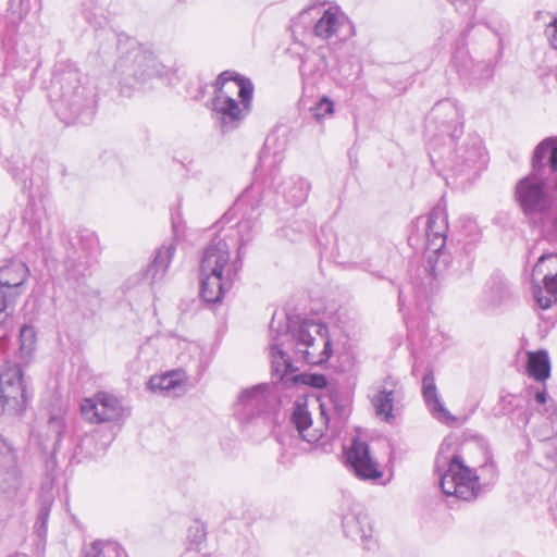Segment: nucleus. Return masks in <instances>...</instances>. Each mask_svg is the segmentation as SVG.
<instances>
[{"mask_svg": "<svg viewBox=\"0 0 557 557\" xmlns=\"http://www.w3.org/2000/svg\"><path fill=\"white\" fill-rule=\"evenodd\" d=\"M50 97L55 113L66 124L90 120L97 103L95 86L77 69L54 75Z\"/></svg>", "mask_w": 557, "mask_h": 557, "instance_id": "obj_1", "label": "nucleus"}, {"mask_svg": "<svg viewBox=\"0 0 557 557\" xmlns=\"http://www.w3.org/2000/svg\"><path fill=\"white\" fill-rule=\"evenodd\" d=\"M253 85L249 79L225 71L214 83L211 114L223 133L237 128L251 108Z\"/></svg>", "mask_w": 557, "mask_h": 557, "instance_id": "obj_2", "label": "nucleus"}, {"mask_svg": "<svg viewBox=\"0 0 557 557\" xmlns=\"http://www.w3.org/2000/svg\"><path fill=\"white\" fill-rule=\"evenodd\" d=\"M435 469L440 475V486L447 496L463 500L474 499L481 490L480 478L486 473L490 481L497 476L493 460H487L480 467L481 475L465 465L458 455L450 454V444L444 442L440 446L435 459Z\"/></svg>", "mask_w": 557, "mask_h": 557, "instance_id": "obj_3", "label": "nucleus"}, {"mask_svg": "<svg viewBox=\"0 0 557 557\" xmlns=\"http://www.w3.org/2000/svg\"><path fill=\"white\" fill-rule=\"evenodd\" d=\"M323 428H313L307 406L297 403L292 414V422L302 440L312 443L331 431V437L338 435L349 414V399L336 388H327L318 398Z\"/></svg>", "mask_w": 557, "mask_h": 557, "instance_id": "obj_4", "label": "nucleus"}, {"mask_svg": "<svg viewBox=\"0 0 557 557\" xmlns=\"http://www.w3.org/2000/svg\"><path fill=\"white\" fill-rule=\"evenodd\" d=\"M534 172L519 180L515 187V199L530 225L545 221L554 208V198L544 178Z\"/></svg>", "mask_w": 557, "mask_h": 557, "instance_id": "obj_5", "label": "nucleus"}, {"mask_svg": "<svg viewBox=\"0 0 557 557\" xmlns=\"http://www.w3.org/2000/svg\"><path fill=\"white\" fill-rule=\"evenodd\" d=\"M114 72L121 85V91L129 95L131 90L154 76H163L166 67L148 51L133 49L117 61Z\"/></svg>", "mask_w": 557, "mask_h": 557, "instance_id": "obj_6", "label": "nucleus"}, {"mask_svg": "<svg viewBox=\"0 0 557 557\" xmlns=\"http://www.w3.org/2000/svg\"><path fill=\"white\" fill-rule=\"evenodd\" d=\"M327 330L314 323H302L293 333L285 334L294 342L295 357L308 364L318 366L329 360L332 351Z\"/></svg>", "mask_w": 557, "mask_h": 557, "instance_id": "obj_7", "label": "nucleus"}, {"mask_svg": "<svg viewBox=\"0 0 557 557\" xmlns=\"http://www.w3.org/2000/svg\"><path fill=\"white\" fill-rule=\"evenodd\" d=\"M447 222L444 212L433 209L425 221V270L436 277L448 265V257L444 251L446 243Z\"/></svg>", "mask_w": 557, "mask_h": 557, "instance_id": "obj_8", "label": "nucleus"}, {"mask_svg": "<svg viewBox=\"0 0 557 557\" xmlns=\"http://www.w3.org/2000/svg\"><path fill=\"white\" fill-rule=\"evenodd\" d=\"M21 471L17 466V457L12 445L0 435V497L5 504L0 516H9L15 503H22Z\"/></svg>", "mask_w": 557, "mask_h": 557, "instance_id": "obj_9", "label": "nucleus"}, {"mask_svg": "<svg viewBox=\"0 0 557 557\" xmlns=\"http://www.w3.org/2000/svg\"><path fill=\"white\" fill-rule=\"evenodd\" d=\"M236 247L231 236H215L206 247L200 261V275L237 276L242 267L238 258L231 260V249Z\"/></svg>", "mask_w": 557, "mask_h": 557, "instance_id": "obj_10", "label": "nucleus"}, {"mask_svg": "<svg viewBox=\"0 0 557 557\" xmlns=\"http://www.w3.org/2000/svg\"><path fill=\"white\" fill-rule=\"evenodd\" d=\"M28 394L18 366L4 364L0 369V414L21 413L26 409Z\"/></svg>", "mask_w": 557, "mask_h": 557, "instance_id": "obj_11", "label": "nucleus"}, {"mask_svg": "<svg viewBox=\"0 0 557 557\" xmlns=\"http://www.w3.org/2000/svg\"><path fill=\"white\" fill-rule=\"evenodd\" d=\"M81 412L90 423H119L127 414L122 401L112 394L99 392L81 403Z\"/></svg>", "mask_w": 557, "mask_h": 557, "instance_id": "obj_12", "label": "nucleus"}, {"mask_svg": "<svg viewBox=\"0 0 557 557\" xmlns=\"http://www.w3.org/2000/svg\"><path fill=\"white\" fill-rule=\"evenodd\" d=\"M311 12H317L320 15L313 26V34L319 39L337 38L343 40L354 34L352 24L338 7L314 5L304 11V13Z\"/></svg>", "mask_w": 557, "mask_h": 557, "instance_id": "obj_13", "label": "nucleus"}, {"mask_svg": "<svg viewBox=\"0 0 557 557\" xmlns=\"http://www.w3.org/2000/svg\"><path fill=\"white\" fill-rule=\"evenodd\" d=\"M346 460L355 475L360 480H377L383 473L379 465L372 459L367 443L352 440L346 450Z\"/></svg>", "mask_w": 557, "mask_h": 557, "instance_id": "obj_14", "label": "nucleus"}, {"mask_svg": "<svg viewBox=\"0 0 557 557\" xmlns=\"http://www.w3.org/2000/svg\"><path fill=\"white\" fill-rule=\"evenodd\" d=\"M344 534L355 542H359L366 549L375 545L373 529L367 512L359 506L349 509L342 520Z\"/></svg>", "mask_w": 557, "mask_h": 557, "instance_id": "obj_15", "label": "nucleus"}, {"mask_svg": "<svg viewBox=\"0 0 557 557\" xmlns=\"http://www.w3.org/2000/svg\"><path fill=\"white\" fill-rule=\"evenodd\" d=\"M401 396V386L398 380L387 376L380 383L370 396L375 414L383 421L391 423L395 419L394 406Z\"/></svg>", "mask_w": 557, "mask_h": 557, "instance_id": "obj_16", "label": "nucleus"}, {"mask_svg": "<svg viewBox=\"0 0 557 557\" xmlns=\"http://www.w3.org/2000/svg\"><path fill=\"white\" fill-rule=\"evenodd\" d=\"M270 403V386L259 384L244 389L235 404V414L242 420H249L263 413Z\"/></svg>", "mask_w": 557, "mask_h": 557, "instance_id": "obj_17", "label": "nucleus"}, {"mask_svg": "<svg viewBox=\"0 0 557 557\" xmlns=\"http://www.w3.org/2000/svg\"><path fill=\"white\" fill-rule=\"evenodd\" d=\"M486 163V154L478 140L459 146L454 157V171L468 178L475 177Z\"/></svg>", "mask_w": 557, "mask_h": 557, "instance_id": "obj_18", "label": "nucleus"}, {"mask_svg": "<svg viewBox=\"0 0 557 557\" xmlns=\"http://www.w3.org/2000/svg\"><path fill=\"white\" fill-rule=\"evenodd\" d=\"M547 261L554 263L555 272H545L544 287L539 286L533 292L534 299L542 309H547L557 302V253L541 256L533 268V275L544 273V265Z\"/></svg>", "mask_w": 557, "mask_h": 557, "instance_id": "obj_19", "label": "nucleus"}, {"mask_svg": "<svg viewBox=\"0 0 557 557\" xmlns=\"http://www.w3.org/2000/svg\"><path fill=\"white\" fill-rule=\"evenodd\" d=\"M459 120V108L457 107V103L450 99H444L436 102L428 116L429 125L438 124L442 134L448 136H450L451 132L455 131Z\"/></svg>", "mask_w": 557, "mask_h": 557, "instance_id": "obj_20", "label": "nucleus"}, {"mask_svg": "<svg viewBox=\"0 0 557 557\" xmlns=\"http://www.w3.org/2000/svg\"><path fill=\"white\" fill-rule=\"evenodd\" d=\"M28 275V267L23 261L10 260L0 268V288L11 294L16 293V297H20Z\"/></svg>", "mask_w": 557, "mask_h": 557, "instance_id": "obj_21", "label": "nucleus"}, {"mask_svg": "<svg viewBox=\"0 0 557 557\" xmlns=\"http://www.w3.org/2000/svg\"><path fill=\"white\" fill-rule=\"evenodd\" d=\"M87 242L88 244L82 240L84 256H72L66 261L67 275L75 281L90 274V267L97 257V239L90 236Z\"/></svg>", "mask_w": 557, "mask_h": 557, "instance_id": "obj_22", "label": "nucleus"}, {"mask_svg": "<svg viewBox=\"0 0 557 557\" xmlns=\"http://www.w3.org/2000/svg\"><path fill=\"white\" fill-rule=\"evenodd\" d=\"M275 188L285 202L299 207L306 202L311 184L301 176L293 175L284 178Z\"/></svg>", "mask_w": 557, "mask_h": 557, "instance_id": "obj_23", "label": "nucleus"}, {"mask_svg": "<svg viewBox=\"0 0 557 557\" xmlns=\"http://www.w3.org/2000/svg\"><path fill=\"white\" fill-rule=\"evenodd\" d=\"M423 398L432 414L440 421L449 422L455 418L445 408L444 404L438 397L435 381L432 372L424 374L422 380Z\"/></svg>", "mask_w": 557, "mask_h": 557, "instance_id": "obj_24", "label": "nucleus"}, {"mask_svg": "<svg viewBox=\"0 0 557 557\" xmlns=\"http://www.w3.org/2000/svg\"><path fill=\"white\" fill-rule=\"evenodd\" d=\"M200 295L206 302L215 304L222 300L225 292H227L235 277L220 275H200Z\"/></svg>", "mask_w": 557, "mask_h": 557, "instance_id": "obj_25", "label": "nucleus"}, {"mask_svg": "<svg viewBox=\"0 0 557 557\" xmlns=\"http://www.w3.org/2000/svg\"><path fill=\"white\" fill-rule=\"evenodd\" d=\"M174 252L175 247L172 244L163 245L157 250L153 260L145 271V278L148 281L149 285H152L164 277Z\"/></svg>", "mask_w": 557, "mask_h": 557, "instance_id": "obj_26", "label": "nucleus"}, {"mask_svg": "<svg viewBox=\"0 0 557 557\" xmlns=\"http://www.w3.org/2000/svg\"><path fill=\"white\" fill-rule=\"evenodd\" d=\"M546 158L550 171L557 172V137H548L535 147L532 158L534 172H541L545 168Z\"/></svg>", "mask_w": 557, "mask_h": 557, "instance_id": "obj_27", "label": "nucleus"}, {"mask_svg": "<svg viewBox=\"0 0 557 557\" xmlns=\"http://www.w3.org/2000/svg\"><path fill=\"white\" fill-rule=\"evenodd\" d=\"M185 373L182 371H171L159 376H152L148 382V387L152 392H158L164 396L176 395L183 391Z\"/></svg>", "mask_w": 557, "mask_h": 557, "instance_id": "obj_28", "label": "nucleus"}, {"mask_svg": "<svg viewBox=\"0 0 557 557\" xmlns=\"http://www.w3.org/2000/svg\"><path fill=\"white\" fill-rule=\"evenodd\" d=\"M262 189L259 186L246 188L234 203L233 210L240 213L242 216H251L258 219L260 206L262 202Z\"/></svg>", "mask_w": 557, "mask_h": 557, "instance_id": "obj_29", "label": "nucleus"}, {"mask_svg": "<svg viewBox=\"0 0 557 557\" xmlns=\"http://www.w3.org/2000/svg\"><path fill=\"white\" fill-rule=\"evenodd\" d=\"M499 57V49H495L492 53L486 55L475 52V59L471 66L468 83L476 84L492 77L494 66L496 65Z\"/></svg>", "mask_w": 557, "mask_h": 557, "instance_id": "obj_30", "label": "nucleus"}, {"mask_svg": "<svg viewBox=\"0 0 557 557\" xmlns=\"http://www.w3.org/2000/svg\"><path fill=\"white\" fill-rule=\"evenodd\" d=\"M527 372L539 382L546 381L550 375V361L546 350L528 351Z\"/></svg>", "mask_w": 557, "mask_h": 557, "instance_id": "obj_31", "label": "nucleus"}, {"mask_svg": "<svg viewBox=\"0 0 557 557\" xmlns=\"http://www.w3.org/2000/svg\"><path fill=\"white\" fill-rule=\"evenodd\" d=\"M282 345L283 343H280L277 338H272L270 344L272 372L277 379L297 370L294 368L289 356L282 349Z\"/></svg>", "mask_w": 557, "mask_h": 557, "instance_id": "obj_32", "label": "nucleus"}, {"mask_svg": "<svg viewBox=\"0 0 557 557\" xmlns=\"http://www.w3.org/2000/svg\"><path fill=\"white\" fill-rule=\"evenodd\" d=\"M84 557H127V554L117 542L97 540L84 548Z\"/></svg>", "mask_w": 557, "mask_h": 557, "instance_id": "obj_33", "label": "nucleus"}, {"mask_svg": "<svg viewBox=\"0 0 557 557\" xmlns=\"http://www.w3.org/2000/svg\"><path fill=\"white\" fill-rule=\"evenodd\" d=\"M326 69V60L314 51L306 53L301 59L300 73L306 81L314 82L323 75Z\"/></svg>", "mask_w": 557, "mask_h": 557, "instance_id": "obj_34", "label": "nucleus"}, {"mask_svg": "<svg viewBox=\"0 0 557 557\" xmlns=\"http://www.w3.org/2000/svg\"><path fill=\"white\" fill-rule=\"evenodd\" d=\"M511 296L510 287L502 277H494L486 290V300L492 306H499L506 302Z\"/></svg>", "mask_w": 557, "mask_h": 557, "instance_id": "obj_35", "label": "nucleus"}, {"mask_svg": "<svg viewBox=\"0 0 557 557\" xmlns=\"http://www.w3.org/2000/svg\"><path fill=\"white\" fill-rule=\"evenodd\" d=\"M475 55L470 54L469 50L463 46L457 47L454 52L451 64L459 74L460 78L466 82L469 79Z\"/></svg>", "mask_w": 557, "mask_h": 557, "instance_id": "obj_36", "label": "nucleus"}, {"mask_svg": "<svg viewBox=\"0 0 557 557\" xmlns=\"http://www.w3.org/2000/svg\"><path fill=\"white\" fill-rule=\"evenodd\" d=\"M53 496L47 492L41 496L40 508L35 523V531L39 537H45L47 533V522L49 519Z\"/></svg>", "mask_w": 557, "mask_h": 557, "instance_id": "obj_37", "label": "nucleus"}, {"mask_svg": "<svg viewBox=\"0 0 557 557\" xmlns=\"http://www.w3.org/2000/svg\"><path fill=\"white\" fill-rule=\"evenodd\" d=\"M44 212L34 205H28L24 211L23 220L29 224V231L35 238H42Z\"/></svg>", "mask_w": 557, "mask_h": 557, "instance_id": "obj_38", "label": "nucleus"}, {"mask_svg": "<svg viewBox=\"0 0 557 557\" xmlns=\"http://www.w3.org/2000/svg\"><path fill=\"white\" fill-rule=\"evenodd\" d=\"M256 221V218L242 216L240 221L237 223L238 239H234V242L236 243L235 248H237L238 255L240 253L242 247L252 238Z\"/></svg>", "mask_w": 557, "mask_h": 557, "instance_id": "obj_39", "label": "nucleus"}, {"mask_svg": "<svg viewBox=\"0 0 557 557\" xmlns=\"http://www.w3.org/2000/svg\"><path fill=\"white\" fill-rule=\"evenodd\" d=\"M36 334L32 326L24 325L20 331V354L22 358L28 357L35 347Z\"/></svg>", "mask_w": 557, "mask_h": 557, "instance_id": "obj_40", "label": "nucleus"}, {"mask_svg": "<svg viewBox=\"0 0 557 557\" xmlns=\"http://www.w3.org/2000/svg\"><path fill=\"white\" fill-rule=\"evenodd\" d=\"M63 430H64L63 419L58 416H51L48 421V431H49V436L52 440V454L55 453L57 447L59 446V444L62 440Z\"/></svg>", "mask_w": 557, "mask_h": 557, "instance_id": "obj_41", "label": "nucleus"}, {"mask_svg": "<svg viewBox=\"0 0 557 557\" xmlns=\"http://www.w3.org/2000/svg\"><path fill=\"white\" fill-rule=\"evenodd\" d=\"M205 540L206 529L201 523L196 522L189 527L187 531V541L190 549L199 550Z\"/></svg>", "mask_w": 557, "mask_h": 557, "instance_id": "obj_42", "label": "nucleus"}, {"mask_svg": "<svg viewBox=\"0 0 557 557\" xmlns=\"http://www.w3.org/2000/svg\"><path fill=\"white\" fill-rule=\"evenodd\" d=\"M312 116L318 121H322L326 116L334 113V103L327 97H322L314 106L310 108Z\"/></svg>", "mask_w": 557, "mask_h": 557, "instance_id": "obj_43", "label": "nucleus"}, {"mask_svg": "<svg viewBox=\"0 0 557 557\" xmlns=\"http://www.w3.org/2000/svg\"><path fill=\"white\" fill-rule=\"evenodd\" d=\"M18 297L15 294H11L10 292H5V289L0 288V326L4 325L7 319L9 318V309L11 306H14Z\"/></svg>", "mask_w": 557, "mask_h": 557, "instance_id": "obj_44", "label": "nucleus"}, {"mask_svg": "<svg viewBox=\"0 0 557 557\" xmlns=\"http://www.w3.org/2000/svg\"><path fill=\"white\" fill-rule=\"evenodd\" d=\"M533 227L540 228L547 238L552 240L557 239V215H553V210L546 215L545 221L535 223Z\"/></svg>", "mask_w": 557, "mask_h": 557, "instance_id": "obj_45", "label": "nucleus"}, {"mask_svg": "<svg viewBox=\"0 0 557 557\" xmlns=\"http://www.w3.org/2000/svg\"><path fill=\"white\" fill-rule=\"evenodd\" d=\"M499 412L503 414H511L515 409L520 407V399L511 394L503 396L499 400Z\"/></svg>", "mask_w": 557, "mask_h": 557, "instance_id": "obj_46", "label": "nucleus"}, {"mask_svg": "<svg viewBox=\"0 0 557 557\" xmlns=\"http://www.w3.org/2000/svg\"><path fill=\"white\" fill-rule=\"evenodd\" d=\"M457 11L462 14H472L476 8L478 0H448Z\"/></svg>", "mask_w": 557, "mask_h": 557, "instance_id": "obj_47", "label": "nucleus"}, {"mask_svg": "<svg viewBox=\"0 0 557 557\" xmlns=\"http://www.w3.org/2000/svg\"><path fill=\"white\" fill-rule=\"evenodd\" d=\"M545 35L552 47L557 50V18H555L545 29Z\"/></svg>", "mask_w": 557, "mask_h": 557, "instance_id": "obj_48", "label": "nucleus"}, {"mask_svg": "<svg viewBox=\"0 0 557 557\" xmlns=\"http://www.w3.org/2000/svg\"><path fill=\"white\" fill-rule=\"evenodd\" d=\"M310 384L317 388H326L327 380L324 375L313 374L310 376Z\"/></svg>", "mask_w": 557, "mask_h": 557, "instance_id": "obj_49", "label": "nucleus"}, {"mask_svg": "<svg viewBox=\"0 0 557 557\" xmlns=\"http://www.w3.org/2000/svg\"><path fill=\"white\" fill-rule=\"evenodd\" d=\"M544 414L547 416L552 421L557 420V404L550 400L544 408Z\"/></svg>", "mask_w": 557, "mask_h": 557, "instance_id": "obj_50", "label": "nucleus"}, {"mask_svg": "<svg viewBox=\"0 0 557 557\" xmlns=\"http://www.w3.org/2000/svg\"><path fill=\"white\" fill-rule=\"evenodd\" d=\"M547 398H548V395H547V392L545 388H543L542 391H537L534 394V399L540 405H545L547 403Z\"/></svg>", "mask_w": 557, "mask_h": 557, "instance_id": "obj_51", "label": "nucleus"}, {"mask_svg": "<svg viewBox=\"0 0 557 557\" xmlns=\"http://www.w3.org/2000/svg\"><path fill=\"white\" fill-rule=\"evenodd\" d=\"M548 271L555 272V269H554V263H550L547 261L544 265V272H548ZM542 274L545 275V273H542Z\"/></svg>", "mask_w": 557, "mask_h": 557, "instance_id": "obj_52", "label": "nucleus"}, {"mask_svg": "<svg viewBox=\"0 0 557 557\" xmlns=\"http://www.w3.org/2000/svg\"><path fill=\"white\" fill-rule=\"evenodd\" d=\"M5 342H7V336H5V335H2V336L0 337V350H3V349H4Z\"/></svg>", "mask_w": 557, "mask_h": 557, "instance_id": "obj_53", "label": "nucleus"}, {"mask_svg": "<svg viewBox=\"0 0 557 557\" xmlns=\"http://www.w3.org/2000/svg\"><path fill=\"white\" fill-rule=\"evenodd\" d=\"M399 304H400V306L405 305V298H404L403 290L399 292Z\"/></svg>", "mask_w": 557, "mask_h": 557, "instance_id": "obj_54", "label": "nucleus"}, {"mask_svg": "<svg viewBox=\"0 0 557 557\" xmlns=\"http://www.w3.org/2000/svg\"><path fill=\"white\" fill-rule=\"evenodd\" d=\"M246 557H257L256 554L253 552H248L246 554Z\"/></svg>", "mask_w": 557, "mask_h": 557, "instance_id": "obj_55", "label": "nucleus"}, {"mask_svg": "<svg viewBox=\"0 0 557 557\" xmlns=\"http://www.w3.org/2000/svg\"><path fill=\"white\" fill-rule=\"evenodd\" d=\"M20 4L23 5L25 2H28V0H18Z\"/></svg>", "mask_w": 557, "mask_h": 557, "instance_id": "obj_56", "label": "nucleus"}, {"mask_svg": "<svg viewBox=\"0 0 557 557\" xmlns=\"http://www.w3.org/2000/svg\"><path fill=\"white\" fill-rule=\"evenodd\" d=\"M25 13H26V10H25V11H21V12L18 13L20 17H22V16H23V14H25Z\"/></svg>", "mask_w": 557, "mask_h": 557, "instance_id": "obj_57", "label": "nucleus"}, {"mask_svg": "<svg viewBox=\"0 0 557 557\" xmlns=\"http://www.w3.org/2000/svg\"><path fill=\"white\" fill-rule=\"evenodd\" d=\"M528 421H529V417H525L524 418V423H528Z\"/></svg>", "mask_w": 557, "mask_h": 557, "instance_id": "obj_58", "label": "nucleus"}]
</instances>
